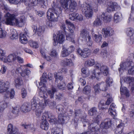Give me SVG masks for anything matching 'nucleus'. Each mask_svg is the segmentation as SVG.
Instances as JSON below:
<instances>
[{"label":"nucleus","mask_w":134,"mask_h":134,"mask_svg":"<svg viewBox=\"0 0 134 134\" xmlns=\"http://www.w3.org/2000/svg\"><path fill=\"white\" fill-rule=\"evenodd\" d=\"M122 18V15L121 13H116L114 15V21L115 23H117L121 21Z\"/></svg>","instance_id":"23"},{"label":"nucleus","mask_w":134,"mask_h":134,"mask_svg":"<svg viewBox=\"0 0 134 134\" xmlns=\"http://www.w3.org/2000/svg\"><path fill=\"white\" fill-rule=\"evenodd\" d=\"M6 32L4 30H3L2 29H0V38H4L6 35Z\"/></svg>","instance_id":"55"},{"label":"nucleus","mask_w":134,"mask_h":134,"mask_svg":"<svg viewBox=\"0 0 134 134\" xmlns=\"http://www.w3.org/2000/svg\"><path fill=\"white\" fill-rule=\"evenodd\" d=\"M9 87V82L6 81L5 82L0 81V92H5L4 96V99H8L9 97L13 98L15 95L14 91L13 89L10 91H8Z\"/></svg>","instance_id":"3"},{"label":"nucleus","mask_w":134,"mask_h":134,"mask_svg":"<svg viewBox=\"0 0 134 134\" xmlns=\"http://www.w3.org/2000/svg\"><path fill=\"white\" fill-rule=\"evenodd\" d=\"M19 111V107H15L13 108L12 112L14 114H17Z\"/></svg>","instance_id":"60"},{"label":"nucleus","mask_w":134,"mask_h":134,"mask_svg":"<svg viewBox=\"0 0 134 134\" xmlns=\"http://www.w3.org/2000/svg\"><path fill=\"white\" fill-rule=\"evenodd\" d=\"M100 71L103 74L106 76L108 73V69L107 67L106 66H102L100 68Z\"/></svg>","instance_id":"37"},{"label":"nucleus","mask_w":134,"mask_h":134,"mask_svg":"<svg viewBox=\"0 0 134 134\" xmlns=\"http://www.w3.org/2000/svg\"><path fill=\"white\" fill-rule=\"evenodd\" d=\"M7 128L8 132L10 134H15L18 131V130L17 127L13 126L11 124H8Z\"/></svg>","instance_id":"18"},{"label":"nucleus","mask_w":134,"mask_h":134,"mask_svg":"<svg viewBox=\"0 0 134 134\" xmlns=\"http://www.w3.org/2000/svg\"><path fill=\"white\" fill-rule=\"evenodd\" d=\"M100 16L101 18L103 19L105 22H109L111 20V15L108 14L107 13H103Z\"/></svg>","instance_id":"26"},{"label":"nucleus","mask_w":134,"mask_h":134,"mask_svg":"<svg viewBox=\"0 0 134 134\" xmlns=\"http://www.w3.org/2000/svg\"><path fill=\"white\" fill-rule=\"evenodd\" d=\"M16 72L20 74L21 76L23 77L28 76L31 72L30 70L25 66H21L17 68L16 70Z\"/></svg>","instance_id":"10"},{"label":"nucleus","mask_w":134,"mask_h":134,"mask_svg":"<svg viewBox=\"0 0 134 134\" xmlns=\"http://www.w3.org/2000/svg\"><path fill=\"white\" fill-rule=\"evenodd\" d=\"M94 59H90L86 61L85 64L87 66H91L94 65Z\"/></svg>","instance_id":"41"},{"label":"nucleus","mask_w":134,"mask_h":134,"mask_svg":"<svg viewBox=\"0 0 134 134\" xmlns=\"http://www.w3.org/2000/svg\"><path fill=\"white\" fill-rule=\"evenodd\" d=\"M124 82H125L130 84H133L132 86L131 90L134 93V78L133 77H126L124 80Z\"/></svg>","instance_id":"19"},{"label":"nucleus","mask_w":134,"mask_h":134,"mask_svg":"<svg viewBox=\"0 0 134 134\" xmlns=\"http://www.w3.org/2000/svg\"><path fill=\"white\" fill-rule=\"evenodd\" d=\"M64 32L61 30L59 31L57 34V36L55 37L56 39L54 37L53 44L55 46L58 43L60 44L63 43L65 40V37L63 35Z\"/></svg>","instance_id":"8"},{"label":"nucleus","mask_w":134,"mask_h":134,"mask_svg":"<svg viewBox=\"0 0 134 134\" xmlns=\"http://www.w3.org/2000/svg\"><path fill=\"white\" fill-rule=\"evenodd\" d=\"M101 16L99 15L97 16L95 20L93 23V25L95 26H100L102 24V21L100 20Z\"/></svg>","instance_id":"31"},{"label":"nucleus","mask_w":134,"mask_h":134,"mask_svg":"<svg viewBox=\"0 0 134 134\" xmlns=\"http://www.w3.org/2000/svg\"><path fill=\"white\" fill-rule=\"evenodd\" d=\"M37 102L34 99H33L31 100V106L29 103H25L21 107V109L22 111L24 112H27L30 111L31 109L34 110L37 108Z\"/></svg>","instance_id":"5"},{"label":"nucleus","mask_w":134,"mask_h":134,"mask_svg":"<svg viewBox=\"0 0 134 134\" xmlns=\"http://www.w3.org/2000/svg\"><path fill=\"white\" fill-rule=\"evenodd\" d=\"M41 97L46 98L45 95H43V96H41ZM39 102V105L41 108H43L46 106V103L48 104L49 105L51 108H53L55 107L56 105V103L55 102L53 101H47L46 100L44 99V98L43 99H41Z\"/></svg>","instance_id":"9"},{"label":"nucleus","mask_w":134,"mask_h":134,"mask_svg":"<svg viewBox=\"0 0 134 134\" xmlns=\"http://www.w3.org/2000/svg\"><path fill=\"white\" fill-rule=\"evenodd\" d=\"M15 85L17 88H19V87L23 84V81L20 77H18L15 80Z\"/></svg>","instance_id":"28"},{"label":"nucleus","mask_w":134,"mask_h":134,"mask_svg":"<svg viewBox=\"0 0 134 134\" xmlns=\"http://www.w3.org/2000/svg\"><path fill=\"white\" fill-rule=\"evenodd\" d=\"M16 60H17L18 62L20 63H22L24 62V60L22 58L17 56L14 54L9 55L7 57V61L9 63H14Z\"/></svg>","instance_id":"11"},{"label":"nucleus","mask_w":134,"mask_h":134,"mask_svg":"<svg viewBox=\"0 0 134 134\" xmlns=\"http://www.w3.org/2000/svg\"><path fill=\"white\" fill-rule=\"evenodd\" d=\"M102 32L103 34H104V36L105 37L111 36L114 34V30L110 27L103 28L102 30Z\"/></svg>","instance_id":"14"},{"label":"nucleus","mask_w":134,"mask_h":134,"mask_svg":"<svg viewBox=\"0 0 134 134\" xmlns=\"http://www.w3.org/2000/svg\"><path fill=\"white\" fill-rule=\"evenodd\" d=\"M51 132L52 134H63L62 129L56 127L53 128Z\"/></svg>","instance_id":"29"},{"label":"nucleus","mask_w":134,"mask_h":134,"mask_svg":"<svg viewBox=\"0 0 134 134\" xmlns=\"http://www.w3.org/2000/svg\"><path fill=\"white\" fill-rule=\"evenodd\" d=\"M91 87L90 86H87L84 88V94L89 95L91 92Z\"/></svg>","instance_id":"53"},{"label":"nucleus","mask_w":134,"mask_h":134,"mask_svg":"<svg viewBox=\"0 0 134 134\" xmlns=\"http://www.w3.org/2000/svg\"><path fill=\"white\" fill-rule=\"evenodd\" d=\"M66 118V117L64 114H59L58 117V122L60 124L64 123L65 122V120Z\"/></svg>","instance_id":"33"},{"label":"nucleus","mask_w":134,"mask_h":134,"mask_svg":"<svg viewBox=\"0 0 134 134\" xmlns=\"http://www.w3.org/2000/svg\"><path fill=\"white\" fill-rule=\"evenodd\" d=\"M68 3H70L69 9L71 11L73 12L76 5V3L74 0H62L61 2V7L65 10L68 9Z\"/></svg>","instance_id":"7"},{"label":"nucleus","mask_w":134,"mask_h":134,"mask_svg":"<svg viewBox=\"0 0 134 134\" xmlns=\"http://www.w3.org/2000/svg\"><path fill=\"white\" fill-rule=\"evenodd\" d=\"M40 127L43 129L46 130L49 127V124L46 120L43 121L41 123Z\"/></svg>","instance_id":"34"},{"label":"nucleus","mask_w":134,"mask_h":134,"mask_svg":"<svg viewBox=\"0 0 134 134\" xmlns=\"http://www.w3.org/2000/svg\"><path fill=\"white\" fill-rule=\"evenodd\" d=\"M27 34V32H26L25 33L20 34L19 40L21 43L24 44L27 43L28 40L26 36Z\"/></svg>","instance_id":"22"},{"label":"nucleus","mask_w":134,"mask_h":134,"mask_svg":"<svg viewBox=\"0 0 134 134\" xmlns=\"http://www.w3.org/2000/svg\"><path fill=\"white\" fill-rule=\"evenodd\" d=\"M45 112L47 119L51 122L54 124L56 123V120L52 113L50 111H46Z\"/></svg>","instance_id":"17"},{"label":"nucleus","mask_w":134,"mask_h":134,"mask_svg":"<svg viewBox=\"0 0 134 134\" xmlns=\"http://www.w3.org/2000/svg\"><path fill=\"white\" fill-rule=\"evenodd\" d=\"M66 23L68 26V27L69 29V32H70L71 34L68 33L66 34V37L67 40L70 41L72 42L75 43V35L73 33L74 31L73 30L75 29V27L74 24L71 23L70 21L68 20H66Z\"/></svg>","instance_id":"6"},{"label":"nucleus","mask_w":134,"mask_h":134,"mask_svg":"<svg viewBox=\"0 0 134 134\" xmlns=\"http://www.w3.org/2000/svg\"><path fill=\"white\" fill-rule=\"evenodd\" d=\"M52 7L49 9L47 13L48 19L52 21L55 22L58 21V18L61 14L63 8L58 7L53 2L52 5Z\"/></svg>","instance_id":"2"},{"label":"nucleus","mask_w":134,"mask_h":134,"mask_svg":"<svg viewBox=\"0 0 134 134\" xmlns=\"http://www.w3.org/2000/svg\"><path fill=\"white\" fill-rule=\"evenodd\" d=\"M126 31L127 35L130 37L132 36L134 32L133 29L131 27L127 28Z\"/></svg>","instance_id":"44"},{"label":"nucleus","mask_w":134,"mask_h":134,"mask_svg":"<svg viewBox=\"0 0 134 134\" xmlns=\"http://www.w3.org/2000/svg\"><path fill=\"white\" fill-rule=\"evenodd\" d=\"M84 42L88 46H91L92 44V42L88 30H84Z\"/></svg>","instance_id":"13"},{"label":"nucleus","mask_w":134,"mask_h":134,"mask_svg":"<svg viewBox=\"0 0 134 134\" xmlns=\"http://www.w3.org/2000/svg\"><path fill=\"white\" fill-rule=\"evenodd\" d=\"M52 57L54 58H56L58 55V53L54 49H52L49 54Z\"/></svg>","instance_id":"52"},{"label":"nucleus","mask_w":134,"mask_h":134,"mask_svg":"<svg viewBox=\"0 0 134 134\" xmlns=\"http://www.w3.org/2000/svg\"><path fill=\"white\" fill-rule=\"evenodd\" d=\"M120 83L121 85V87L120 89V93L121 95H125L126 97H128L129 96V92L127 90V88L125 87H122V80L123 78L121 77V76H120Z\"/></svg>","instance_id":"15"},{"label":"nucleus","mask_w":134,"mask_h":134,"mask_svg":"<svg viewBox=\"0 0 134 134\" xmlns=\"http://www.w3.org/2000/svg\"><path fill=\"white\" fill-rule=\"evenodd\" d=\"M93 38L95 41L99 43L101 41L102 38V36L101 35L94 34Z\"/></svg>","instance_id":"45"},{"label":"nucleus","mask_w":134,"mask_h":134,"mask_svg":"<svg viewBox=\"0 0 134 134\" xmlns=\"http://www.w3.org/2000/svg\"><path fill=\"white\" fill-rule=\"evenodd\" d=\"M36 101L37 102V108L36 109V110L35 114L38 117H39L41 116L42 113L41 110H40V108H41L40 107L39 105V102H38L37 99Z\"/></svg>","instance_id":"35"},{"label":"nucleus","mask_w":134,"mask_h":134,"mask_svg":"<svg viewBox=\"0 0 134 134\" xmlns=\"http://www.w3.org/2000/svg\"><path fill=\"white\" fill-rule=\"evenodd\" d=\"M116 3L110 2L108 3L107 10L108 12H111L115 10V6L116 5Z\"/></svg>","instance_id":"27"},{"label":"nucleus","mask_w":134,"mask_h":134,"mask_svg":"<svg viewBox=\"0 0 134 134\" xmlns=\"http://www.w3.org/2000/svg\"><path fill=\"white\" fill-rule=\"evenodd\" d=\"M110 120L107 119L103 121L100 125V128L101 129L106 128L109 127L111 125Z\"/></svg>","instance_id":"20"},{"label":"nucleus","mask_w":134,"mask_h":134,"mask_svg":"<svg viewBox=\"0 0 134 134\" xmlns=\"http://www.w3.org/2000/svg\"><path fill=\"white\" fill-rule=\"evenodd\" d=\"M116 107L115 105L112 103L110 106L108 110V113L113 117L115 116L116 115V113L115 109Z\"/></svg>","instance_id":"16"},{"label":"nucleus","mask_w":134,"mask_h":134,"mask_svg":"<svg viewBox=\"0 0 134 134\" xmlns=\"http://www.w3.org/2000/svg\"><path fill=\"white\" fill-rule=\"evenodd\" d=\"M66 84L64 82H62L58 84L57 87L60 89L64 90L66 88Z\"/></svg>","instance_id":"54"},{"label":"nucleus","mask_w":134,"mask_h":134,"mask_svg":"<svg viewBox=\"0 0 134 134\" xmlns=\"http://www.w3.org/2000/svg\"><path fill=\"white\" fill-rule=\"evenodd\" d=\"M99 85L101 91H105L107 90L109 87L106 84L105 85L104 82L99 83Z\"/></svg>","instance_id":"49"},{"label":"nucleus","mask_w":134,"mask_h":134,"mask_svg":"<svg viewBox=\"0 0 134 134\" xmlns=\"http://www.w3.org/2000/svg\"><path fill=\"white\" fill-rule=\"evenodd\" d=\"M124 126V123H121L117 127L115 132L117 134H120L122 132V129Z\"/></svg>","instance_id":"32"},{"label":"nucleus","mask_w":134,"mask_h":134,"mask_svg":"<svg viewBox=\"0 0 134 134\" xmlns=\"http://www.w3.org/2000/svg\"><path fill=\"white\" fill-rule=\"evenodd\" d=\"M91 54V51L89 49L86 48L84 49V57L89 56Z\"/></svg>","instance_id":"56"},{"label":"nucleus","mask_w":134,"mask_h":134,"mask_svg":"<svg viewBox=\"0 0 134 134\" xmlns=\"http://www.w3.org/2000/svg\"><path fill=\"white\" fill-rule=\"evenodd\" d=\"M7 68L6 66L4 65H3L1 67V68L0 70V71L1 72V73L3 74H4L5 73L6 71Z\"/></svg>","instance_id":"59"},{"label":"nucleus","mask_w":134,"mask_h":134,"mask_svg":"<svg viewBox=\"0 0 134 134\" xmlns=\"http://www.w3.org/2000/svg\"><path fill=\"white\" fill-rule=\"evenodd\" d=\"M30 46L33 48H37L38 47V45L37 43L33 41H30L29 42Z\"/></svg>","instance_id":"48"},{"label":"nucleus","mask_w":134,"mask_h":134,"mask_svg":"<svg viewBox=\"0 0 134 134\" xmlns=\"http://www.w3.org/2000/svg\"><path fill=\"white\" fill-rule=\"evenodd\" d=\"M18 34L17 31L15 30L12 29L11 30L10 37L11 39L13 40L18 38Z\"/></svg>","instance_id":"30"},{"label":"nucleus","mask_w":134,"mask_h":134,"mask_svg":"<svg viewBox=\"0 0 134 134\" xmlns=\"http://www.w3.org/2000/svg\"><path fill=\"white\" fill-rule=\"evenodd\" d=\"M93 120L97 124L99 121L100 120V117L99 115H97L96 116H94L93 118Z\"/></svg>","instance_id":"58"},{"label":"nucleus","mask_w":134,"mask_h":134,"mask_svg":"<svg viewBox=\"0 0 134 134\" xmlns=\"http://www.w3.org/2000/svg\"><path fill=\"white\" fill-rule=\"evenodd\" d=\"M63 97V95L62 94L57 93L56 94L55 98L57 100H60Z\"/></svg>","instance_id":"57"},{"label":"nucleus","mask_w":134,"mask_h":134,"mask_svg":"<svg viewBox=\"0 0 134 134\" xmlns=\"http://www.w3.org/2000/svg\"><path fill=\"white\" fill-rule=\"evenodd\" d=\"M58 111L60 112L61 114H65V110L64 109V107L61 105H58L56 107Z\"/></svg>","instance_id":"46"},{"label":"nucleus","mask_w":134,"mask_h":134,"mask_svg":"<svg viewBox=\"0 0 134 134\" xmlns=\"http://www.w3.org/2000/svg\"><path fill=\"white\" fill-rule=\"evenodd\" d=\"M21 126L25 129H28L32 130H35V129L34 128V126L33 125L31 124H27L25 123L21 124Z\"/></svg>","instance_id":"42"},{"label":"nucleus","mask_w":134,"mask_h":134,"mask_svg":"<svg viewBox=\"0 0 134 134\" xmlns=\"http://www.w3.org/2000/svg\"><path fill=\"white\" fill-rule=\"evenodd\" d=\"M7 104L6 103H3L2 104H1V105L0 108V110L2 111H3L5 108L7 107Z\"/></svg>","instance_id":"64"},{"label":"nucleus","mask_w":134,"mask_h":134,"mask_svg":"<svg viewBox=\"0 0 134 134\" xmlns=\"http://www.w3.org/2000/svg\"><path fill=\"white\" fill-rule=\"evenodd\" d=\"M36 28V33L39 36H40L42 35L44 31V28L43 26H40Z\"/></svg>","instance_id":"38"},{"label":"nucleus","mask_w":134,"mask_h":134,"mask_svg":"<svg viewBox=\"0 0 134 134\" xmlns=\"http://www.w3.org/2000/svg\"><path fill=\"white\" fill-rule=\"evenodd\" d=\"M97 113V109L95 107L92 108L89 110L88 111V114L90 116H94Z\"/></svg>","instance_id":"39"},{"label":"nucleus","mask_w":134,"mask_h":134,"mask_svg":"<svg viewBox=\"0 0 134 134\" xmlns=\"http://www.w3.org/2000/svg\"><path fill=\"white\" fill-rule=\"evenodd\" d=\"M104 97H107L108 98L107 99L105 102V104L106 105H109L110 103H111L113 101L112 98L111 97V96L109 94L105 93L104 95Z\"/></svg>","instance_id":"43"},{"label":"nucleus","mask_w":134,"mask_h":134,"mask_svg":"<svg viewBox=\"0 0 134 134\" xmlns=\"http://www.w3.org/2000/svg\"><path fill=\"white\" fill-rule=\"evenodd\" d=\"M134 64L132 62L128 63L125 62L121 64L120 65V68L119 69L120 73H122L124 70L126 69L127 68L129 67V69L128 70V72L130 75L134 74Z\"/></svg>","instance_id":"4"},{"label":"nucleus","mask_w":134,"mask_h":134,"mask_svg":"<svg viewBox=\"0 0 134 134\" xmlns=\"http://www.w3.org/2000/svg\"><path fill=\"white\" fill-rule=\"evenodd\" d=\"M21 94L23 98H25L27 94L26 91L25 89L24 88L22 89Z\"/></svg>","instance_id":"61"},{"label":"nucleus","mask_w":134,"mask_h":134,"mask_svg":"<svg viewBox=\"0 0 134 134\" xmlns=\"http://www.w3.org/2000/svg\"><path fill=\"white\" fill-rule=\"evenodd\" d=\"M17 15L15 14H11L9 13H7L4 15L6 20L5 22V23L7 25H16L19 27L23 26L26 21L25 16H21L19 20L16 18Z\"/></svg>","instance_id":"1"},{"label":"nucleus","mask_w":134,"mask_h":134,"mask_svg":"<svg viewBox=\"0 0 134 134\" xmlns=\"http://www.w3.org/2000/svg\"><path fill=\"white\" fill-rule=\"evenodd\" d=\"M61 63L64 66H73L74 65L71 59H68L67 58L62 60Z\"/></svg>","instance_id":"25"},{"label":"nucleus","mask_w":134,"mask_h":134,"mask_svg":"<svg viewBox=\"0 0 134 134\" xmlns=\"http://www.w3.org/2000/svg\"><path fill=\"white\" fill-rule=\"evenodd\" d=\"M97 69L95 70H94L92 72V74L91 75L92 78H96L97 80H98L100 78V74L99 72V67L98 66H96Z\"/></svg>","instance_id":"21"},{"label":"nucleus","mask_w":134,"mask_h":134,"mask_svg":"<svg viewBox=\"0 0 134 134\" xmlns=\"http://www.w3.org/2000/svg\"><path fill=\"white\" fill-rule=\"evenodd\" d=\"M69 54L66 49L63 48L61 52V56L62 57H65L68 56Z\"/></svg>","instance_id":"50"},{"label":"nucleus","mask_w":134,"mask_h":134,"mask_svg":"<svg viewBox=\"0 0 134 134\" xmlns=\"http://www.w3.org/2000/svg\"><path fill=\"white\" fill-rule=\"evenodd\" d=\"M93 7L91 4L86 3L84 7V14L87 18H91L93 15Z\"/></svg>","instance_id":"12"},{"label":"nucleus","mask_w":134,"mask_h":134,"mask_svg":"<svg viewBox=\"0 0 134 134\" xmlns=\"http://www.w3.org/2000/svg\"><path fill=\"white\" fill-rule=\"evenodd\" d=\"M5 53L4 51L0 48V59L4 62H6L7 60H6L5 58V57L4 55Z\"/></svg>","instance_id":"47"},{"label":"nucleus","mask_w":134,"mask_h":134,"mask_svg":"<svg viewBox=\"0 0 134 134\" xmlns=\"http://www.w3.org/2000/svg\"><path fill=\"white\" fill-rule=\"evenodd\" d=\"M94 92L95 94L99 93L101 91L99 84H97L93 87Z\"/></svg>","instance_id":"40"},{"label":"nucleus","mask_w":134,"mask_h":134,"mask_svg":"<svg viewBox=\"0 0 134 134\" xmlns=\"http://www.w3.org/2000/svg\"><path fill=\"white\" fill-rule=\"evenodd\" d=\"M47 79V74L46 73L44 72L43 74L42 77L41 78V81L39 83V86L42 85V87H45V85L46 83V79Z\"/></svg>","instance_id":"24"},{"label":"nucleus","mask_w":134,"mask_h":134,"mask_svg":"<svg viewBox=\"0 0 134 134\" xmlns=\"http://www.w3.org/2000/svg\"><path fill=\"white\" fill-rule=\"evenodd\" d=\"M76 13H73L69 15V19L71 20H74L76 18Z\"/></svg>","instance_id":"63"},{"label":"nucleus","mask_w":134,"mask_h":134,"mask_svg":"<svg viewBox=\"0 0 134 134\" xmlns=\"http://www.w3.org/2000/svg\"><path fill=\"white\" fill-rule=\"evenodd\" d=\"M113 82V80L112 79L109 77H108L105 80L106 84L109 87L111 86Z\"/></svg>","instance_id":"51"},{"label":"nucleus","mask_w":134,"mask_h":134,"mask_svg":"<svg viewBox=\"0 0 134 134\" xmlns=\"http://www.w3.org/2000/svg\"><path fill=\"white\" fill-rule=\"evenodd\" d=\"M56 91V88L53 87H52L51 90H48L47 91V93L51 98H53L54 94Z\"/></svg>","instance_id":"36"},{"label":"nucleus","mask_w":134,"mask_h":134,"mask_svg":"<svg viewBox=\"0 0 134 134\" xmlns=\"http://www.w3.org/2000/svg\"><path fill=\"white\" fill-rule=\"evenodd\" d=\"M74 49L75 48L74 46H71L66 49L68 52L70 54L74 51Z\"/></svg>","instance_id":"62"}]
</instances>
